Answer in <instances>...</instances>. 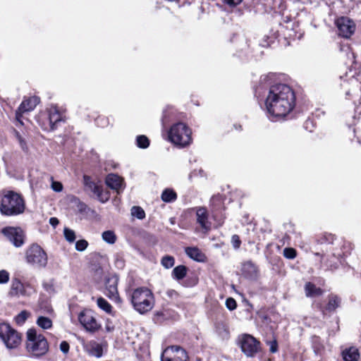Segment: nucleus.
I'll return each mask as SVG.
<instances>
[{"label": "nucleus", "instance_id": "f257e3e1", "mask_svg": "<svg viewBox=\"0 0 361 361\" xmlns=\"http://www.w3.org/2000/svg\"><path fill=\"white\" fill-rule=\"evenodd\" d=\"M295 101V94L288 85L277 84L270 87L265 105L269 116L283 118L293 109Z\"/></svg>", "mask_w": 361, "mask_h": 361}, {"label": "nucleus", "instance_id": "f03ea898", "mask_svg": "<svg viewBox=\"0 0 361 361\" xmlns=\"http://www.w3.org/2000/svg\"><path fill=\"white\" fill-rule=\"evenodd\" d=\"M131 303L137 312L140 314H145L154 305V295L147 288H136L131 294Z\"/></svg>", "mask_w": 361, "mask_h": 361}, {"label": "nucleus", "instance_id": "7ed1b4c3", "mask_svg": "<svg viewBox=\"0 0 361 361\" xmlns=\"http://www.w3.org/2000/svg\"><path fill=\"white\" fill-rule=\"evenodd\" d=\"M25 210V202L22 197L13 191H8L1 198L0 212L6 216L22 214Z\"/></svg>", "mask_w": 361, "mask_h": 361}, {"label": "nucleus", "instance_id": "20e7f679", "mask_svg": "<svg viewBox=\"0 0 361 361\" xmlns=\"http://www.w3.org/2000/svg\"><path fill=\"white\" fill-rule=\"evenodd\" d=\"M26 348L32 355L40 357L47 353L49 345L43 335L38 334L35 329H30L27 331Z\"/></svg>", "mask_w": 361, "mask_h": 361}, {"label": "nucleus", "instance_id": "39448f33", "mask_svg": "<svg viewBox=\"0 0 361 361\" xmlns=\"http://www.w3.org/2000/svg\"><path fill=\"white\" fill-rule=\"evenodd\" d=\"M191 130L183 123L173 124L168 133L169 140L179 147L189 145L192 141Z\"/></svg>", "mask_w": 361, "mask_h": 361}, {"label": "nucleus", "instance_id": "423d86ee", "mask_svg": "<svg viewBox=\"0 0 361 361\" xmlns=\"http://www.w3.org/2000/svg\"><path fill=\"white\" fill-rule=\"evenodd\" d=\"M25 260L32 267L44 269L48 264V256L40 245L34 243L25 250Z\"/></svg>", "mask_w": 361, "mask_h": 361}, {"label": "nucleus", "instance_id": "0eeeda50", "mask_svg": "<svg viewBox=\"0 0 361 361\" xmlns=\"http://www.w3.org/2000/svg\"><path fill=\"white\" fill-rule=\"evenodd\" d=\"M0 338L8 349L18 348L22 341L21 334L6 323L0 324Z\"/></svg>", "mask_w": 361, "mask_h": 361}, {"label": "nucleus", "instance_id": "6e6552de", "mask_svg": "<svg viewBox=\"0 0 361 361\" xmlns=\"http://www.w3.org/2000/svg\"><path fill=\"white\" fill-rule=\"evenodd\" d=\"M240 346L247 357H254L260 350V343L250 334H243L240 338Z\"/></svg>", "mask_w": 361, "mask_h": 361}, {"label": "nucleus", "instance_id": "1a4fd4ad", "mask_svg": "<svg viewBox=\"0 0 361 361\" xmlns=\"http://www.w3.org/2000/svg\"><path fill=\"white\" fill-rule=\"evenodd\" d=\"M78 319L82 326L90 332H95L101 327L97 322L94 313L90 310L82 311L78 316Z\"/></svg>", "mask_w": 361, "mask_h": 361}, {"label": "nucleus", "instance_id": "9d476101", "mask_svg": "<svg viewBox=\"0 0 361 361\" xmlns=\"http://www.w3.org/2000/svg\"><path fill=\"white\" fill-rule=\"evenodd\" d=\"M3 233L17 247L24 244L25 235L23 230L18 227H8L3 229Z\"/></svg>", "mask_w": 361, "mask_h": 361}, {"label": "nucleus", "instance_id": "9b49d317", "mask_svg": "<svg viewBox=\"0 0 361 361\" xmlns=\"http://www.w3.org/2000/svg\"><path fill=\"white\" fill-rule=\"evenodd\" d=\"M39 102V99L37 97H31L23 100L16 112V120L20 125H23L21 120L22 114L25 112L32 111L37 104Z\"/></svg>", "mask_w": 361, "mask_h": 361}, {"label": "nucleus", "instance_id": "f8f14e48", "mask_svg": "<svg viewBox=\"0 0 361 361\" xmlns=\"http://www.w3.org/2000/svg\"><path fill=\"white\" fill-rule=\"evenodd\" d=\"M339 35L345 38L350 37L355 32V25L353 21L347 17H341L336 22Z\"/></svg>", "mask_w": 361, "mask_h": 361}, {"label": "nucleus", "instance_id": "ddd939ff", "mask_svg": "<svg viewBox=\"0 0 361 361\" xmlns=\"http://www.w3.org/2000/svg\"><path fill=\"white\" fill-rule=\"evenodd\" d=\"M118 281V278L115 276L106 279L105 294L111 300H117L119 299L117 288Z\"/></svg>", "mask_w": 361, "mask_h": 361}, {"label": "nucleus", "instance_id": "4468645a", "mask_svg": "<svg viewBox=\"0 0 361 361\" xmlns=\"http://www.w3.org/2000/svg\"><path fill=\"white\" fill-rule=\"evenodd\" d=\"M48 118L50 129L55 130L58 124L63 121V115L56 106H51L48 109Z\"/></svg>", "mask_w": 361, "mask_h": 361}, {"label": "nucleus", "instance_id": "2eb2a0df", "mask_svg": "<svg viewBox=\"0 0 361 361\" xmlns=\"http://www.w3.org/2000/svg\"><path fill=\"white\" fill-rule=\"evenodd\" d=\"M105 182L108 187L116 190L118 192L123 188V179L116 174L111 173L108 175Z\"/></svg>", "mask_w": 361, "mask_h": 361}, {"label": "nucleus", "instance_id": "dca6fc26", "mask_svg": "<svg viewBox=\"0 0 361 361\" xmlns=\"http://www.w3.org/2000/svg\"><path fill=\"white\" fill-rule=\"evenodd\" d=\"M25 290L23 283L17 278H13L11 281L9 295L11 297H19L24 295Z\"/></svg>", "mask_w": 361, "mask_h": 361}, {"label": "nucleus", "instance_id": "f3484780", "mask_svg": "<svg viewBox=\"0 0 361 361\" xmlns=\"http://www.w3.org/2000/svg\"><path fill=\"white\" fill-rule=\"evenodd\" d=\"M197 221L200 226L208 231L210 228V224L208 221V214L207 209L204 207H200L196 211Z\"/></svg>", "mask_w": 361, "mask_h": 361}, {"label": "nucleus", "instance_id": "a211bd4d", "mask_svg": "<svg viewBox=\"0 0 361 361\" xmlns=\"http://www.w3.org/2000/svg\"><path fill=\"white\" fill-rule=\"evenodd\" d=\"M186 255L197 262H204L206 257L204 254L197 247H188L185 250Z\"/></svg>", "mask_w": 361, "mask_h": 361}, {"label": "nucleus", "instance_id": "6ab92c4d", "mask_svg": "<svg viewBox=\"0 0 361 361\" xmlns=\"http://www.w3.org/2000/svg\"><path fill=\"white\" fill-rule=\"evenodd\" d=\"M342 357L344 361H357L360 357V353L356 348L350 347L342 352Z\"/></svg>", "mask_w": 361, "mask_h": 361}, {"label": "nucleus", "instance_id": "aec40b11", "mask_svg": "<svg viewBox=\"0 0 361 361\" xmlns=\"http://www.w3.org/2000/svg\"><path fill=\"white\" fill-rule=\"evenodd\" d=\"M305 291L307 297H316L323 293V290L320 288L316 287L314 284L310 282L305 283Z\"/></svg>", "mask_w": 361, "mask_h": 361}, {"label": "nucleus", "instance_id": "412c9836", "mask_svg": "<svg viewBox=\"0 0 361 361\" xmlns=\"http://www.w3.org/2000/svg\"><path fill=\"white\" fill-rule=\"evenodd\" d=\"M89 353L94 357H100L103 355L102 345L95 341H92L88 344Z\"/></svg>", "mask_w": 361, "mask_h": 361}, {"label": "nucleus", "instance_id": "4be33fe9", "mask_svg": "<svg viewBox=\"0 0 361 361\" xmlns=\"http://www.w3.org/2000/svg\"><path fill=\"white\" fill-rule=\"evenodd\" d=\"M187 267L184 265H179L175 267L172 271V275L176 280L183 279L187 274Z\"/></svg>", "mask_w": 361, "mask_h": 361}, {"label": "nucleus", "instance_id": "5701e85b", "mask_svg": "<svg viewBox=\"0 0 361 361\" xmlns=\"http://www.w3.org/2000/svg\"><path fill=\"white\" fill-rule=\"evenodd\" d=\"M102 240L109 244H114L116 241L117 237L113 231H106L102 234Z\"/></svg>", "mask_w": 361, "mask_h": 361}, {"label": "nucleus", "instance_id": "b1692460", "mask_svg": "<svg viewBox=\"0 0 361 361\" xmlns=\"http://www.w3.org/2000/svg\"><path fill=\"white\" fill-rule=\"evenodd\" d=\"M161 361H188V355L185 350H182L181 355L175 356L173 358L166 357L164 355V353H162L161 357Z\"/></svg>", "mask_w": 361, "mask_h": 361}, {"label": "nucleus", "instance_id": "393cba45", "mask_svg": "<svg viewBox=\"0 0 361 361\" xmlns=\"http://www.w3.org/2000/svg\"><path fill=\"white\" fill-rule=\"evenodd\" d=\"M36 323L40 328L43 329H49L52 326V321L47 317H39Z\"/></svg>", "mask_w": 361, "mask_h": 361}, {"label": "nucleus", "instance_id": "a878e982", "mask_svg": "<svg viewBox=\"0 0 361 361\" xmlns=\"http://www.w3.org/2000/svg\"><path fill=\"white\" fill-rule=\"evenodd\" d=\"M340 299L336 295H331L326 310L331 312L335 310L339 305Z\"/></svg>", "mask_w": 361, "mask_h": 361}, {"label": "nucleus", "instance_id": "bb28decb", "mask_svg": "<svg viewBox=\"0 0 361 361\" xmlns=\"http://www.w3.org/2000/svg\"><path fill=\"white\" fill-rule=\"evenodd\" d=\"M176 199V192L170 189H166L161 194V200L165 202H170Z\"/></svg>", "mask_w": 361, "mask_h": 361}, {"label": "nucleus", "instance_id": "cd10ccee", "mask_svg": "<svg viewBox=\"0 0 361 361\" xmlns=\"http://www.w3.org/2000/svg\"><path fill=\"white\" fill-rule=\"evenodd\" d=\"M97 304L101 310L106 313L111 312L112 307L104 298H99L97 300Z\"/></svg>", "mask_w": 361, "mask_h": 361}, {"label": "nucleus", "instance_id": "c85d7f7f", "mask_svg": "<svg viewBox=\"0 0 361 361\" xmlns=\"http://www.w3.org/2000/svg\"><path fill=\"white\" fill-rule=\"evenodd\" d=\"M131 215L138 219H143L145 217V212L142 207L134 206L131 208Z\"/></svg>", "mask_w": 361, "mask_h": 361}, {"label": "nucleus", "instance_id": "c756f323", "mask_svg": "<svg viewBox=\"0 0 361 361\" xmlns=\"http://www.w3.org/2000/svg\"><path fill=\"white\" fill-rule=\"evenodd\" d=\"M137 146L145 149L149 145V140L145 135H138L136 138Z\"/></svg>", "mask_w": 361, "mask_h": 361}, {"label": "nucleus", "instance_id": "7c9ffc66", "mask_svg": "<svg viewBox=\"0 0 361 361\" xmlns=\"http://www.w3.org/2000/svg\"><path fill=\"white\" fill-rule=\"evenodd\" d=\"M29 315H30V313L25 310L20 312L15 317L16 322L19 325H22L23 324H24V322L28 318Z\"/></svg>", "mask_w": 361, "mask_h": 361}, {"label": "nucleus", "instance_id": "2f4dec72", "mask_svg": "<svg viewBox=\"0 0 361 361\" xmlns=\"http://www.w3.org/2000/svg\"><path fill=\"white\" fill-rule=\"evenodd\" d=\"M94 194L102 203H105L110 197L109 192H104L102 187L99 189V192H95Z\"/></svg>", "mask_w": 361, "mask_h": 361}, {"label": "nucleus", "instance_id": "473e14b6", "mask_svg": "<svg viewBox=\"0 0 361 361\" xmlns=\"http://www.w3.org/2000/svg\"><path fill=\"white\" fill-rule=\"evenodd\" d=\"M85 185L94 192H99V189L101 188L100 185H98L95 183L90 181V178L87 176H84Z\"/></svg>", "mask_w": 361, "mask_h": 361}, {"label": "nucleus", "instance_id": "72a5a7b5", "mask_svg": "<svg viewBox=\"0 0 361 361\" xmlns=\"http://www.w3.org/2000/svg\"><path fill=\"white\" fill-rule=\"evenodd\" d=\"M85 185L94 192H99V189L101 188L100 185H98L95 183L90 181V178L87 176H84Z\"/></svg>", "mask_w": 361, "mask_h": 361}, {"label": "nucleus", "instance_id": "f704fd0d", "mask_svg": "<svg viewBox=\"0 0 361 361\" xmlns=\"http://www.w3.org/2000/svg\"><path fill=\"white\" fill-rule=\"evenodd\" d=\"M174 258L171 256H165L161 259V264L166 269L171 268L174 265Z\"/></svg>", "mask_w": 361, "mask_h": 361}, {"label": "nucleus", "instance_id": "c9c22d12", "mask_svg": "<svg viewBox=\"0 0 361 361\" xmlns=\"http://www.w3.org/2000/svg\"><path fill=\"white\" fill-rule=\"evenodd\" d=\"M63 233L65 238L67 241H68L69 243H73L75 241V234L73 230L68 228H65L63 230Z\"/></svg>", "mask_w": 361, "mask_h": 361}, {"label": "nucleus", "instance_id": "e433bc0d", "mask_svg": "<svg viewBox=\"0 0 361 361\" xmlns=\"http://www.w3.org/2000/svg\"><path fill=\"white\" fill-rule=\"evenodd\" d=\"M15 136H16V138L17 139V140L18 141V143H19L21 149L23 151L27 152L28 149V147H27V142H26L25 140L16 130H15Z\"/></svg>", "mask_w": 361, "mask_h": 361}, {"label": "nucleus", "instance_id": "4c0bfd02", "mask_svg": "<svg viewBox=\"0 0 361 361\" xmlns=\"http://www.w3.org/2000/svg\"><path fill=\"white\" fill-rule=\"evenodd\" d=\"M297 252L294 248L286 247L283 250V256L289 259H293L296 257Z\"/></svg>", "mask_w": 361, "mask_h": 361}, {"label": "nucleus", "instance_id": "58836bf2", "mask_svg": "<svg viewBox=\"0 0 361 361\" xmlns=\"http://www.w3.org/2000/svg\"><path fill=\"white\" fill-rule=\"evenodd\" d=\"M88 245V243L85 240H80L75 243V249L79 252L84 251Z\"/></svg>", "mask_w": 361, "mask_h": 361}, {"label": "nucleus", "instance_id": "ea45409f", "mask_svg": "<svg viewBox=\"0 0 361 361\" xmlns=\"http://www.w3.org/2000/svg\"><path fill=\"white\" fill-rule=\"evenodd\" d=\"M9 281V273L6 270L0 271V283H6Z\"/></svg>", "mask_w": 361, "mask_h": 361}, {"label": "nucleus", "instance_id": "a19ab883", "mask_svg": "<svg viewBox=\"0 0 361 361\" xmlns=\"http://www.w3.org/2000/svg\"><path fill=\"white\" fill-rule=\"evenodd\" d=\"M247 270L250 271V272H252V273H255L256 267H255V265L252 263L246 262L243 264V271L245 274Z\"/></svg>", "mask_w": 361, "mask_h": 361}, {"label": "nucleus", "instance_id": "79ce46f5", "mask_svg": "<svg viewBox=\"0 0 361 361\" xmlns=\"http://www.w3.org/2000/svg\"><path fill=\"white\" fill-rule=\"evenodd\" d=\"M226 307L230 310H235L237 306L235 300L232 298H228L226 299Z\"/></svg>", "mask_w": 361, "mask_h": 361}, {"label": "nucleus", "instance_id": "37998d69", "mask_svg": "<svg viewBox=\"0 0 361 361\" xmlns=\"http://www.w3.org/2000/svg\"><path fill=\"white\" fill-rule=\"evenodd\" d=\"M169 350H171L172 352L173 353H178V355H181V351L182 350H185L183 348H182L180 346H178V345H171L169 348H167L166 349L164 350V351L163 352L164 355L167 353Z\"/></svg>", "mask_w": 361, "mask_h": 361}, {"label": "nucleus", "instance_id": "c03bdc74", "mask_svg": "<svg viewBox=\"0 0 361 361\" xmlns=\"http://www.w3.org/2000/svg\"><path fill=\"white\" fill-rule=\"evenodd\" d=\"M231 243L235 249H238L240 246L241 241L238 235H233L231 238Z\"/></svg>", "mask_w": 361, "mask_h": 361}, {"label": "nucleus", "instance_id": "a18cd8bd", "mask_svg": "<svg viewBox=\"0 0 361 361\" xmlns=\"http://www.w3.org/2000/svg\"><path fill=\"white\" fill-rule=\"evenodd\" d=\"M70 345L67 341H62L60 344V350L64 353L67 354L69 351Z\"/></svg>", "mask_w": 361, "mask_h": 361}, {"label": "nucleus", "instance_id": "49530a36", "mask_svg": "<svg viewBox=\"0 0 361 361\" xmlns=\"http://www.w3.org/2000/svg\"><path fill=\"white\" fill-rule=\"evenodd\" d=\"M243 0H224V2L231 8H235L239 5Z\"/></svg>", "mask_w": 361, "mask_h": 361}, {"label": "nucleus", "instance_id": "de8ad7c7", "mask_svg": "<svg viewBox=\"0 0 361 361\" xmlns=\"http://www.w3.org/2000/svg\"><path fill=\"white\" fill-rule=\"evenodd\" d=\"M51 188L56 192H61L63 190V185L60 182L53 181Z\"/></svg>", "mask_w": 361, "mask_h": 361}, {"label": "nucleus", "instance_id": "09e8293b", "mask_svg": "<svg viewBox=\"0 0 361 361\" xmlns=\"http://www.w3.org/2000/svg\"><path fill=\"white\" fill-rule=\"evenodd\" d=\"M49 223L52 226L56 227L59 224V221L57 218L51 217L49 219Z\"/></svg>", "mask_w": 361, "mask_h": 361}, {"label": "nucleus", "instance_id": "8fccbe9b", "mask_svg": "<svg viewBox=\"0 0 361 361\" xmlns=\"http://www.w3.org/2000/svg\"><path fill=\"white\" fill-rule=\"evenodd\" d=\"M270 350L272 353H275L277 350V347H276V343L274 344L271 345Z\"/></svg>", "mask_w": 361, "mask_h": 361}, {"label": "nucleus", "instance_id": "3c124183", "mask_svg": "<svg viewBox=\"0 0 361 361\" xmlns=\"http://www.w3.org/2000/svg\"><path fill=\"white\" fill-rule=\"evenodd\" d=\"M314 255H316V256H320V254H319V252H315V253H314Z\"/></svg>", "mask_w": 361, "mask_h": 361}, {"label": "nucleus", "instance_id": "603ef678", "mask_svg": "<svg viewBox=\"0 0 361 361\" xmlns=\"http://www.w3.org/2000/svg\"><path fill=\"white\" fill-rule=\"evenodd\" d=\"M169 292L171 293V294H173V293H175V291H174V290H171V291H169Z\"/></svg>", "mask_w": 361, "mask_h": 361}, {"label": "nucleus", "instance_id": "864d4df0", "mask_svg": "<svg viewBox=\"0 0 361 361\" xmlns=\"http://www.w3.org/2000/svg\"><path fill=\"white\" fill-rule=\"evenodd\" d=\"M169 292L171 293V294H173V293H175V291H174V290H171V291H169Z\"/></svg>", "mask_w": 361, "mask_h": 361}]
</instances>
